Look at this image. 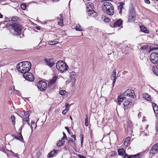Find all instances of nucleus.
<instances>
[{
	"instance_id": "obj_42",
	"label": "nucleus",
	"mask_w": 158,
	"mask_h": 158,
	"mask_svg": "<svg viewBox=\"0 0 158 158\" xmlns=\"http://www.w3.org/2000/svg\"><path fill=\"white\" fill-rule=\"evenodd\" d=\"M104 21L105 22L109 23L110 21V19L109 18L106 17L104 19Z\"/></svg>"
},
{
	"instance_id": "obj_12",
	"label": "nucleus",
	"mask_w": 158,
	"mask_h": 158,
	"mask_svg": "<svg viewBox=\"0 0 158 158\" xmlns=\"http://www.w3.org/2000/svg\"><path fill=\"white\" fill-rule=\"evenodd\" d=\"M110 78L113 81L112 86L113 87H114L117 78L116 71L115 69H114L113 70L111 76Z\"/></svg>"
},
{
	"instance_id": "obj_26",
	"label": "nucleus",
	"mask_w": 158,
	"mask_h": 158,
	"mask_svg": "<svg viewBox=\"0 0 158 158\" xmlns=\"http://www.w3.org/2000/svg\"><path fill=\"white\" fill-rule=\"evenodd\" d=\"M140 29L143 32L146 33H148L149 31L145 27L141 26L140 27Z\"/></svg>"
},
{
	"instance_id": "obj_44",
	"label": "nucleus",
	"mask_w": 158,
	"mask_h": 158,
	"mask_svg": "<svg viewBox=\"0 0 158 158\" xmlns=\"http://www.w3.org/2000/svg\"><path fill=\"white\" fill-rule=\"evenodd\" d=\"M68 141L69 142H71L73 143H75V141L73 139L71 138H69Z\"/></svg>"
},
{
	"instance_id": "obj_46",
	"label": "nucleus",
	"mask_w": 158,
	"mask_h": 158,
	"mask_svg": "<svg viewBox=\"0 0 158 158\" xmlns=\"http://www.w3.org/2000/svg\"><path fill=\"white\" fill-rule=\"evenodd\" d=\"M63 137L61 139L62 140H64L65 139H67L66 137V135L65 133L64 132H63Z\"/></svg>"
},
{
	"instance_id": "obj_24",
	"label": "nucleus",
	"mask_w": 158,
	"mask_h": 158,
	"mask_svg": "<svg viewBox=\"0 0 158 158\" xmlns=\"http://www.w3.org/2000/svg\"><path fill=\"white\" fill-rule=\"evenodd\" d=\"M143 97L147 100H152L151 98V96L145 93L143 94Z\"/></svg>"
},
{
	"instance_id": "obj_41",
	"label": "nucleus",
	"mask_w": 158,
	"mask_h": 158,
	"mask_svg": "<svg viewBox=\"0 0 158 158\" xmlns=\"http://www.w3.org/2000/svg\"><path fill=\"white\" fill-rule=\"evenodd\" d=\"M65 110L68 111L69 109V104L68 103H66L65 106Z\"/></svg>"
},
{
	"instance_id": "obj_57",
	"label": "nucleus",
	"mask_w": 158,
	"mask_h": 158,
	"mask_svg": "<svg viewBox=\"0 0 158 158\" xmlns=\"http://www.w3.org/2000/svg\"><path fill=\"white\" fill-rule=\"evenodd\" d=\"M36 28L37 30H40V27H36Z\"/></svg>"
},
{
	"instance_id": "obj_7",
	"label": "nucleus",
	"mask_w": 158,
	"mask_h": 158,
	"mask_svg": "<svg viewBox=\"0 0 158 158\" xmlns=\"http://www.w3.org/2000/svg\"><path fill=\"white\" fill-rule=\"evenodd\" d=\"M46 83L45 82L40 81L37 84V86L38 88L41 91H44L46 90Z\"/></svg>"
},
{
	"instance_id": "obj_3",
	"label": "nucleus",
	"mask_w": 158,
	"mask_h": 158,
	"mask_svg": "<svg viewBox=\"0 0 158 158\" xmlns=\"http://www.w3.org/2000/svg\"><path fill=\"white\" fill-rule=\"evenodd\" d=\"M56 69L62 73L69 69V67L64 62L60 60L57 62L56 64Z\"/></svg>"
},
{
	"instance_id": "obj_30",
	"label": "nucleus",
	"mask_w": 158,
	"mask_h": 158,
	"mask_svg": "<svg viewBox=\"0 0 158 158\" xmlns=\"http://www.w3.org/2000/svg\"><path fill=\"white\" fill-rule=\"evenodd\" d=\"M141 156L139 153L137 154L136 155H131L129 157V158H140Z\"/></svg>"
},
{
	"instance_id": "obj_28",
	"label": "nucleus",
	"mask_w": 158,
	"mask_h": 158,
	"mask_svg": "<svg viewBox=\"0 0 158 158\" xmlns=\"http://www.w3.org/2000/svg\"><path fill=\"white\" fill-rule=\"evenodd\" d=\"M130 139L129 137H127L125 139L124 143V145L125 146L127 147L128 146V145L130 143Z\"/></svg>"
},
{
	"instance_id": "obj_37",
	"label": "nucleus",
	"mask_w": 158,
	"mask_h": 158,
	"mask_svg": "<svg viewBox=\"0 0 158 158\" xmlns=\"http://www.w3.org/2000/svg\"><path fill=\"white\" fill-rule=\"evenodd\" d=\"M148 47V45H144L140 48L141 50H145L147 49Z\"/></svg>"
},
{
	"instance_id": "obj_32",
	"label": "nucleus",
	"mask_w": 158,
	"mask_h": 158,
	"mask_svg": "<svg viewBox=\"0 0 158 158\" xmlns=\"http://www.w3.org/2000/svg\"><path fill=\"white\" fill-rule=\"evenodd\" d=\"M64 140L61 139V140H59L58 141L56 145L57 146H60L63 145L64 144Z\"/></svg>"
},
{
	"instance_id": "obj_50",
	"label": "nucleus",
	"mask_w": 158,
	"mask_h": 158,
	"mask_svg": "<svg viewBox=\"0 0 158 158\" xmlns=\"http://www.w3.org/2000/svg\"><path fill=\"white\" fill-rule=\"evenodd\" d=\"M124 158L127 157V158H129V157L130 156H131V155H128L127 154H126L125 155L124 154Z\"/></svg>"
},
{
	"instance_id": "obj_58",
	"label": "nucleus",
	"mask_w": 158,
	"mask_h": 158,
	"mask_svg": "<svg viewBox=\"0 0 158 158\" xmlns=\"http://www.w3.org/2000/svg\"><path fill=\"white\" fill-rule=\"evenodd\" d=\"M3 15L2 14H0V18H2Z\"/></svg>"
},
{
	"instance_id": "obj_38",
	"label": "nucleus",
	"mask_w": 158,
	"mask_h": 158,
	"mask_svg": "<svg viewBox=\"0 0 158 158\" xmlns=\"http://www.w3.org/2000/svg\"><path fill=\"white\" fill-rule=\"evenodd\" d=\"M19 19V18L17 16H14L12 17L11 18V21H18V19Z\"/></svg>"
},
{
	"instance_id": "obj_48",
	"label": "nucleus",
	"mask_w": 158,
	"mask_h": 158,
	"mask_svg": "<svg viewBox=\"0 0 158 158\" xmlns=\"http://www.w3.org/2000/svg\"><path fill=\"white\" fill-rule=\"evenodd\" d=\"M78 156L80 158H85V156H84L81 155V154H78Z\"/></svg>"
},
{
	"instance_id": "obj_15",
	"label": "nucleus",
	"mask_w": 158,
	"mask_h": 158,
	"mask_svg": "<svg viewBox=\"0 0 158 158\" xmlns=\"http://www.w3.org/2000/svg\"><path fill=\"white\" fill-rule=\"evenodd\" d=\"M87 13L89 15L94 18L96 17L97 16V13L93 10L89 9Z\"/></svg>"
},
{
	"instance_id": "obj_2",
	"label": "nucleus",
	"mask_w": 158,
	"mask_h": 158,
	"mask_svg": "<svg viewBox=\"0 0 158 158\" xmlns=\"http://www.w3.org/2000/svg\"><path fill=\"white\" fill-rule=\"evenodd\" d=\"M102 9L104 12L109 15H112L114 13V7L110 2H105L102 6Z\"/></svg>"
},
{
	"instance_id": "obj_62",
	"label": "nucleus",
	"mask_w": 158,
	"mask_h": 158,
	"mask_svg": "<svg viewBox=\"0 0 158 158\" xmlns=\"http://www.w3.org/2000/svg\"><path fill=\"white\" fill-rule=\"evenodd\" d=\"M156 0L158 1V0Z\"/></svg>"
},
{
	"instance_id": "obj_6",
	"label": "nucleus",
	"mask_w": 158,
	"mask_h": 158,
	"mask_svg": "<svg viewBox=\"0 0 158 158\" xmlns=\"http://www.w3.org/2000/svg\"><path fill=\"white\" fill-rule=\"evenodd\" d=\"M124 96H127L132 98H135V94L134 90L131 89H128L124 93Z\"/></svg>"
},
{
	"instance_id": "obj_34",
	"label": "nucleus",
	"mask_w": 158,
	"mask_h": 158,
	"mask_svg": "<svg viewBox=\"0 0 158 158\" xmlns=\"http://www.w3.org/2000/svg\"><path fill=\"white\" fill-rule=\"evenodd\" d=\"M10 118L12 120L13 124L15 125V117L14 115H12L11 116Z\"/></svg>"
},
{
	"instance_id": "obj_9",
	"label": "nucleus",
	"mask_w": 158,
	"mask_h": 158,
	"mask_svg": "<svg viewBox=\"0 0 158 158\" xmlns=\"http://www.w3.org/2000/svg\"><path fill=\"white\" fill-rule=\"evenodd\" d=\"M44 60L46 64L50 68L53 66L55 64V60L53 58H45L44 59Z\"/></svg>"
},
{
	"instance_id": "obj_14",
	"label": "nucleus",
	"mask_w": 158,
	"mask_h": 158,
	"mask_svg": "<svg viewBox=\"0 0 158 158\" xmlns=\"http://www.w3.org/2000/svg\"><path fill=\"white\" fill-rule=\"evenodd\" d=\"M57 78V77L56 76L53 77L49 81L48 84V86L51 88L52 86V85L56 82Z\"/></svg>"
},
{
	"instance_id": "obj_35",
	"label": "nucleus",
	"mask_w": 158,
	"mask_h": 158,
	"mask_svg": "<svg viewBox=\"0 0 158 158\" xmlns=\"http://www.w3.org/2000/svg\"><path fill=\"white\" fill-rule=\"evenodd\" d=\"M58 42L56 41H49L48 44L50 45H54L57 44Z\"/></svg>"
},
{
	"instance_id": "obj_16",
	"label": "nucleus",
	"mask_w": 158,
	"mask_h": 158,
	"mask_svg": "<svg viewBox=\"0 0 158 158\" xmlns=\"http://www.w3.org/2000/svg\"><path fill=\"white\" fill-rule=\"evenodd\" d=\"M153 151V153L158 152V143L155 144L151 150V152Z\"/></svg>"
},
{
	"instance_id": "obj_23",
	"label": "nucleus",
	"mask_w": 158,
	"mask_h": 158,
	"mask_svg": "<svg viewBox=\"0 0 158 158\" xmlns=\"http://www.w3.org/2000/svg\"><path fill=\"white\" fill-rule=\"evenodd\" d=\"M76 76L75 73L74 72H72L70 73V77L71 80L75 81L76 79L75 77Z\"/></svg>"
},
{
	"instance_id": "obj_4",
	"label": "nucleus",
	"mask_w": 158,
	"mask_h": 158,
	"mask_svg": "<svg viewBox=\"0 0 158 158\" xmlns=\"http://www.w3.org/2000/svg\"><path fill=\"white\" fill-rule=\"evenodd\" d=\"M14 31L16 33V35H18L19 34L21 31L20 25L18 23H15L11 24Z\"/></svg>"
},
{
	"instance_id": "obj_1",
	"label": "nucleus",
	"mask_w": 158,
	"mask_h": 158,
	"mask_svg": "<svg viewBox=\"0 0 158 158\" xmlns=\"http://www.w3.org/2000/svg\"><path fill=\"white\" fill-rule=\"evenodd\" d=\"M17 69L20 73L24 74L30 70L31 64L29 61H22L19 63L17 65Z\"/></svg>"
},
{
	"instance_id": "obj_20",
	"label": "nucleus",
	"mask_w": 158,
	"mask_h": 158,
	"mask_svg": "<svg viewBox=\"0 0 158 158\" xmlns=\"http://www.w3.org/2000/svg\"><path fill=\"white\" fill-rule=\"evenodd\" d=\"M125 98L124 96L122 95L119 96L118 98V103L119 105H120L121 103L123 101Z\"/></svg>"
},
{
	"instance_id": "obj_51",
	"label": "nucleus",
	"mask_w": 158,
	"mask_h": 158,
	"mask_svg": "<svg viewBox=\"0 0 158 158\" xmlns=\"http://www.w3.org/2000/svg\"><path fill=\"white\" fill-rule=\"evenodd\" d=\"M68 111L67 110L64 109L62 111V113L63 114H65Z\"/></svg>"
},
{
	"instance_id": "obj_47",
	"label": "nucleus",
	"mask_w": 158,
	"mask_h": 158,
	"mask_svg": "<svg viewBox=\"0 0 158 158\" xmlns=\"http://www.w3.org/2000/svg\"><path fill=\"white\" fill-rule=\"evenodd\" d=\"M31 129H33V125H34V124H35V123L34 121H31Z\"/></svg>"
},
{
	"instance_id": "obj_45",
	"label": "nucleus",
	"mask_w": 158,
	"mask_h": 158,
	"mask_svg": "<svg viewBox=\"0 0 158 158\" xmlns=\"http://www.w3.org/2000/svg\"><path fill=\"white\" fill-rule=\"evenodd\" d=\"M80 139L81 141V143L82 145L83 140V135L81 134L80 135Z\"/></svg>"
},
{
	"instance_id": "obj_52",
	"label": "nucleus",
	"mask_w": 158,
	"mask_h": 158,
	"mask_svg": "<svg viewBox=\"0 0 158 158\" xmlns=\"http://www.w3.org/2000/svg\"><path fill=\"white\" fill-rule=\"evenodd\" d=\"M156 131L158 133V122L156 123Z\"/></svg>"
},
{
	"instance_id": "obj_21",
	"label": "nucleus",
	"mask_w": 158,
	"mask_h": 158,
	"mask_svg": "<svg viewBox=\"0 0 158 158\" xmlns=\"http://www.w3.org/2000/svg\"><path fill=\"white\" fill-rule=\"evenodd\" d=\"M124 4L123 2H121L120 5L118 7V9L119 10V13L121 14L122 13V11L123 9H124V8L123 7V6Z\"/></svg>"
},
{
	"instance_id": "obj_8",
	"label": "nucleus",
	"mask_w": 158,
	"mask_h": 158,
	"mask_svg": "<svg viewBox=\"0 0 158 158\" xmlns=\"http://www.w3.org/2000/svg\"><path fill=\"white\" fill-rule=\"evenodd\" d=\"M24 78L26 80L29 81H32L34 79V77L30 73L28 72L23 75Z\"/></svg>"
},
{
	"instance_id": "obj_59",
	"label": "nucleus",
	"mask_w": 158,
	"mask_h": 158,
	"mask_svg": "<svg viewBox=\"0 0 158 158\" xmlns=\"http://www.w3.org/2000/svg\"><path fill=\"white\" fill-rule=\"evenodd\" d=\"M110 0H102L103 2L105 1H110Z\"/></svg>"
},
{
	"instance_id": "obj_25",
	"label": "nucleus",
	"mask_w": 158,
	"mask_h": 158,
	"mask_svg": "<svg viewBox=\"0 0 158 158\" xmlns=\"http://www.w3.org/2000/svg\"><path fill=\"white\" fill-rule=\"evenodd\" d=\"M130 103V101L128 100H125L123 103V105L125 107V109H127V108L128 107L127 106L129 105Z\"/></svg>"
},
{
	"instance_id": "obj_43",
	"label": "nucleus",
	"mask_w": 158,
	"mask_h": 158,
	"mask_svg": "<svg viewBox=\"0 0 158 158\" xmlns=\"http://www.w3.org/2000/svg\"><path fill=\"white\" fill-rule=\"evenodd\" d=\"M20 6L23 10H25L26 8V5L24 4H21Z\"/></svg>"
},
{
	"instance_id": "obj_36",
	"label": "nucleus",
	"mask_w": 158,
	"mask_h": 158,
	"mask_svg": "<svg viewBox=\"0 0 158 158\" xmlns=\"http://www.w3.org/2000/svg\"><path fill=\"white\" fill-rule=\"evenodd\" d=\"M92 5H93V4L92 3L90 2H89L87 4V11L88 10H89V9H90L89 8L92 9L91 7Z\"/></svg>"
},
{
	"instance_id": "obj_40",
	"label": "nucleus",
	"mask_w": 158,
	"mask_h": 158,
	"mask_svg": "<svg viewBox=\"0 0 158 158\" xmlns=\"http://www.w3.org/2000/svg\"><path fill=\"white\" fill-rule=\"evenodd\" d=\"M60 21L58 22V24L60 26H62L63 24V19H61V17H60Z\"/></svg>"
},
{
	"instance_id": "obj_18",
	"label": "nucleus",
	"mask_w": 158,
	"mask_h": 158,
	"mask_svg": "<svg viewBox=\"0 0 158 158\" xmlns=\"http://www.w3.org/2000/svg\"><path fill=\"white\" fill-rule=\"evenodd\" d=\"M136 18V15H129L128 21L130 22H134Z\"/></svg>"
},
{
	"instance_id": "obj_61",
	"label": "nucleus",
	"mask_w": 158,
	"mask_h": 158,
	"mask_svg": "<svg viewBox=\"0 0 158 158\" xmlns=\"http://www.w3.org/2000/svg\"><path fill=\"white\" fill-rule=\"evenodd\" d=\"M70 119L72 120V118L71 116H70Z\"/></svg>"
},
{
	"instance_id": "obj_19",
	"label": "nucleus",
	"mask_w": 158,
	"mask_h": 158,
	"mask_svg": "<svg viewBox=\"0 0 158 158\" xmlns=\"http://www.w3.org/2000/svg\"><path fill=\"white\" fill-rule=\"evenodd\" d=\"M58 150H54L50 152L48 155V156L49 157H53L57 152Z\"/></svg>"
},
{
	"instance_id": "obj_33",
	"label": "nucleus",
	"mask_w": 158,
	"mask_h": 158,
	"mask_svg": "<svg viewBox=\"0 0 158 158\" xmlns=\"http://www.w3.org/2000/svg\"><path fill=\"white\" fill-rule=\"evenodd\" d=\"M85 125L86 127L88 126L89 125L88 116L87 115H85Z\"/></svg>"
},
{
	"instance_id": "obj_53",
	"label": "nucleus",
	"mask_w": 158,
	"mask_h": 158,
	"mask_svg": "<svg viewBox=\"0 0 158 158\" xmlns=\"http://www.w3.org/2000/svg\"><path fill=\"white\" fill-rule=\"evenodd\" d=\"M144 2L148 4L150 3V1L149 0H144Z\"/></svg>"
},
{
	"instance_id": "obj_56",
	"label": "nucleus",
	"mask_w": 158,
	"mask_h": 158,
	"mask_svg": "<svg viewBox=\"0 0 158 158\" xmlns=\"http://www.w3.org/2000/svg\"><path fill=\"white\" fill-rule=\"evenodd\" d=\"M33 128H34V129H35L36 127V124H34V125H33Z\"/></svg>"
},
{
	"instance_id": "obj_22",
	"label": "nucleus",
	"mask_w": 158,
	"mask_h": 158,
	"mask_svg": "<svg viewBox=\"0 0 158 158\" xmlns=\"http://www.w3.org/2000/svg\"><path fill=\"white\" fill-rule=\"evenodd\" d=\"M118 153L119 155L123 156L124 155L125 153L124 149L123 148L119 149L118 150Z\"/></svg>"
},
{
	"instance_id": "obj_27",
	"label": "nucleus",
	"mask_w": 158,
	"mask_h": 158,
	"mask_svg": "<svg viewBox=\"0 0 158 158\" xmlns=\"http://www.w3.org/2000/svg\"><path fill=\"white\" fill-rule=\"evenodd\" d=\"M152 70L154 73L158 76V68L156 66H153Z\"/></svg>"
},
{
	"instance_id": "obj_54",
	"label": "nucleus",
	"mask_w": 158,
	"mask_h": 158,
	"mask_svg": "<svg viewBox=\"0 0 158 158\" xmlns=\"http://www.w3.org/2000/svg\"><path fill=\"white\" fill-rule=\"evenodd\" d=\"M71 136L74 139V140L75 141L76 139V137L75 135H71Z\"/></svg>"
},
{
	"instance_id": "obj_60",
	"label": "nucleus",
	"mask_w": 158,
	"mask_h": 158,
	"mask_svg": "<svg viewBox=\"0 0 158 158\" xmlns=\"http://www.w3.org/2000/svg\"><path fill=\"white\" fill-rule=\"evenodd\" d=\"M12 86H11V87H10V90H12Z\"/></svg>"
},
{
	"instance_id": "obj_31",
	"label": "nucleus",
	"mask_w": 158,
	"mask_h": 158,
	"mask_svg": "<svg viewBox=\"0 0 158 158\" xmlns=\"http://www.w3.org/2000/svg\"><path fill=\"white\" fill-rule=\"evenodd\" d=\"M76 30L77 31H82L83 29L81 27L80 25L79 24H77L75 27Z\"/></svg>"
},
{
	"instance_id": "obj_49",
	"label": "nucleus",
	"mask_w": 158,
	"mask_h": 158,
	"mask_svg": "<svg viewBox=\"0 0 158 158\" xmlns=\"http://www.w3.org/2000/svg\"><path fill=\"white\" fill-rule=\"evenodd\" d=\"M61 17V19H63V16L62 14H60V15L59 16V17H57V19H60H60H61L60 17Z\"/></svg>"
},
{
	"instance_id": "obj_17",
	"label": "nucleus",
	"mask_w": 158,
	"mask_h": 158,
	"mask_svg": "<svg viewBox=\"0 0 158 158\" xmlns=\"http://www.w3.org/2000/svg\"><path fill=\"white\" fill-rule=\"evenodd\" d=\"M152 106L153 110L155 114H156V116H158V106L156 103H153L152 104Z\"/></svg>"
},
{
	"instance_id": "obj_13",
	"label": "nucleus",
	"mask_w": 158,
	"mask_h": 158,
	"mask_svg": "<svg viewBox=\"0 0 158 158\" xmlns=\"http://www.w3.org/2000/svg\"><path fill=\"white\" fill-rule=\"evenodd\" d=\"M21 130L22 128L21 127L20 129H19V135L18 136H15V135H12V136L15 139L23 142L22 141L23 140V139L21 134Z\"/></svg>"
},
{
	"instance_id": "obj_5",
	"label": "nucleus",
	"mask_w": 158,
	"mask_h": 158,
	"mask_svg": "<svg viewBox=\"0 0 158 158\" xmlns=\"http://www.w3.org/2000/svg\"><path fill=\"white\" fill-rule=\"evenodd\" d=\"M150 59L151 61L154 64L158 63V53L154 52L151 53L150 56Z\"/></svg>"
},
{
	"instance_id": "obj_39",
	"label": "nucleus",
	"mask_w": 158,
	"mask_h": 158,
	"mask_svg": "<svg viewBox=\"0 0 158 158\" xmlns=\"http://www.w3.org/2000/svg\"><path fill=\"white\" fill-rule=\"evenodd\" d=\"M66 92L64 90H61L59 92V94L61 95H64L66 93Z\"/></svg>"
},
{
	"instance_id": "obj_29",
	"label": "nucleus",
	"mask_w": 158,
	"mask_h": 158,
	"mask_svg": "<svg viewBox=\"0 0 158 158\" xmlns=\"http://www.w3.org/2000/svg\"><path fill=\"white\" fill-rule=\"evenodd\" d=\"M130 15H136V13L133 7H131L129 10Z\"/></svg>"
},
{
	"instance_id": "obj_10",
	"label": "nucleus",
	"mask_w": 158,
	"mask_h": 158,
	"mask_svg": "<svg viewBox=\"0 0 158 158\" xmlns=\"http://www.w3.org/2000/svg\"><path fill=\"white\" fill-rule=\"evenodd\" d=\"M30 111L28 110L26 111H24V115L23 118V122H26L28 124L30 125L29 123V117L30 116Z\"/></svg>"
},
{
	"instance_id": "obj_11",
	"label": "nucleus",
	"mask_w": 158,
	"mask_h": 158,
	"mask_svg": "<svg viewBox=\"0 0 158 158\" xmlns=\"http://www.w3.org/2000/svg\"><path fill=\"white\" fill-rule=\"evenodd\" d=\"M122 21L121 19H120L117 20L114 23H111L110 26L112 27H119L120 26L122 23Z\"/></svg>"
},
{
	"instance_id": "obj_55",
	"label": "nucleus",
	"mask_w": 158,
	"mask_h": 158,
	"mask_svg": "<svg viewBox=\"0 0 158 158\" xmlns=\"http://www.w3.org/2000/svg\"><path fill=\"white\" fill-rule=\"evenodd\" d=\"M65 128L66 129V130H67L68 132L69 133V128L67 127H65Z\"/></svg>"
}]
</instances>
